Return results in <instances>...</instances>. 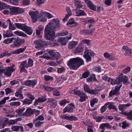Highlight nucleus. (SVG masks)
<instances>
[{"label": "nucleus", "instance_id": "nucleus-31", "mask_svg": "<svg viewBox=\"0 0 132 132\" xmlns=\"http://www.w3.org/2000/svg\"><path fill=\"white\" fill-rule=\"evenodd\" d=\"M44 119V118L43 116H42V115L39 116L37 118L34 119L33 120V123H35L37 121L43 120Z\"/></svg>", "mask_w": 132, "mask_h": 132}, {"label": "nucleus", "instance_id": "nucleus-32", "mask_svg": "<svg viewBox=\"0 0 132 132\" xmlns=\"http://www.w3.org/2000/svg\"><path fill=\"white\" fill-rule=\"evenodd\" d=\"M42 88H43L44 90L49 92H51L54 89V88L52 87L46 86L44 85H42Z\"/></svg>", "mask_w": 132, "mask_h": 132}, {"label": "nucleus", "instance_id": "nucleus-19", "mask_svg": "<svg viewBox=\"0 0 132 132\" xmlns=\"http://www.w3.org/2000/svg\"><path fill=\"white\" fill-rule=\"evenodd\" d=\"M75 2L74 4L76 6V9H78L81 8L82 7V5L81 4V1L79 0H74Z\"/></svg>", "mask_w": 132, "mask_h": 132}, {"label": "nucleus", "instance_id": "nucleus-46", "mask_svg": "<svg viewBox=\"0 0 132 132\" xmlns=\"http://www.w3.org/2000/svg\"><path fill=\"white\" fill-rule=\"evenodd\" d=\"M33 61L31 59H29L28 60V63L27 64V67H28L32 66L33 65Z\"/></svg>", "mask_w": 132, "mask_h": 132}, {"label": "nucleus", "instance_id": "nucleus-5", "mask_svg": "<svg viewBox=\"0 0 132 132\" xmlns=\"http://www.w3.org/2000/svg\"><path fill=\"white\" fill-rule=\"evenodd\" d=\"M25 40L24 39H20L19 38H16L13 37V42L14 44L11 45V47H17L20 46L23 44L24 43Z\"/></svg>", "mask_w": 132, "mask_h": 132}, {"label": "nucleus", "instance_id": "nucleus-49", "mask_svg": "<svg viewBox=\"0 0 132 132\" xmlns=\"http://www.w3.org/2000/svg\"><path fill=\"white\" fill-rule=\"evenodd\" d=\"M65 68L64 67H62L61 68H58L57 70V72L59 73H61L62 72L65 71Z\"/></svg>", "mask_w": 132, "mask_h": 132}, {"label": "nucleus", "instance_id": "nucleus-28", "mask_svg": "<svg viewBox=\"0 0 132 132\" xmlns=\"http://www.w3.org/2000/svg\"><path fill=\"white\" fill-rule=\"evenodd\" d=\"M74 19L71 18L69 20L67 24V25H69L70 27H75L77 26L76 23L74 21Z\"/></svg>", "mask_w": 132, "mask_h": 132}, {"label": "nucleus", "instance_id": "nucleus-25", "mask_svg": "<svg viewBox=\"0 0 132 132\" xmlns=\"http://www.w3.org/2000/svg\"><path fill=\"white\" fill-rule=\"evenodd\" d=\"M22 90L21 88H20L15 93V96L17 97H19L20 99H23L24 97L22 94H21Z\"/></svg>", "mask_w": 132, "mask_h": 132}, {"label": "nucleus", "instance_id": "nucleus-16", "mask_svg": "<svg viewBox=\"0 0 132 132\" xmlns=\"http://www.w3.org/2000/svg\"><path fill=\"white\" fill-rule=\"evenodd\" d=\"M23 31H24L26 33L29 35H31L32 32V28L29 26L25 25Z\"/></svg>", "mask_w": 132, "mask_h": 132}, {"label": "nucleus", "instance_id": "nucleus-41", "mask_svg": "<svg viewBox=\"0 0 132 132\" xmlns=\"http://www.w3.org/2000/svg\"><path fill=\"white\" fill-rule=\"evenodd\" d=\"M131 68L130 67H128L124 69L122 72V73H127L130 71Z\"/></svg>", "mask_w": 132, "mask_h": 132}, {"label": "nucleus", "instance_id": "nucleus-22", "mask_svg": "<svg viewBox=\"0 0 132 132\" xmlns=\"http://www.w3.org/2000/svg\"><path fill=\"white\" fill-rule=\"evenodd\" d=\"M74 108V107H72L69 106H67L63 109V113H64L67 112L69 113L73 112Z\"/></svg>", "mask_w": 132, "mask_h": 132}, {"label": "nucleus", "instance_id": "nucleus-63", "mask_svg": "<svg viewBox=\"0 0 132 132\" xmlns=\"http://www.w3.org/2000/svg\"><path fill=\"white\" fill-rule=\"evenodd\" d=\"M25 109L24 108H23L19 109L16 110V112L20 115L21 114L22 112L24 111Z\"/></svg>", "mask_w": 132, "mask_h": 132}, {"label": "nucleus", "instance_id": "nucleus-17", "mask_svg": "<svg viewBox=\"0 0 132 132\" xmlns=\"http://www.w3.org/2000/svg\"><path fill=\"white\" fill-rule=\"evenodd\" d=\"M34 110L30 108L28 109L23 114V115L27 117H30L33 113Z\"/></svg>", "mask_w": 132, "mask_h": 132}, {"label": "nucleus", "instance_id": "nucleus-33", "mask_svg": "<svg viewBox=\"0 0 132 132\" xmlns=\"http://www.w3.org/2000/svg\"><path fill=\"white\" fill-rule=\"evenodd\" d=\"M70 93H73L75 95H76L79 96L83 93L79 90H77L76 89H74L71 90Z\"/></svg>", "mask_w": 132, "mask_h": 132}, {"label": "nucleus", "instance_id": "nucleus-60", "mask_svg": "<svg viewBox=\"0 0 132 132\" xmlns=\"http://www.w3.org/2000/svg\"><path fill=\"white\" fill-rule=\"evenodd\" d=\"M67 103H68V101L66 100H63L60 101L59 102V104L61 105L62 106L65 105Z\"/></svg>", "mask_w": 132, "mask_h": 132}, {"label": "nucleus", "instance_id": "nucleus-39", "mask_svg": "<svg viewBox=\"0 0 132 132\" xmlns=\"http://www.w3.org/2000/svg\"><path fill=\"white\" fill-rule=\"evenodd\" d=\"M9 97H5L3 100L0 101V108L3 106L2 105L4 104L6 102V100L9 99Z\"/></svg>", "mask_w": 132, "mask_h": 132}, {"label": "nucleus", "instance_id": "nucleus-47", "mask_svg": "<svg viewBox=\"0 0 132 132\" xmlns=\"http://www.w3.org/2000/svg\"><path fill=\"white\" fill-rule=\"evenodd\" d=\"M45 80L47 81L50 80H53V77L48 75H45L44 76Z\"/></svg>", "mask_w": 132, "mask_h": 132}, {"label": "nucleus", "instance_id": "nucleus-35", "mask_svg": "<svg viewBox=\"0 0 132 132\" xmlns=\"http://www.w3.org/2000/svg\"><path fill=\"white\" fill-rule=\"evenodd\" d=\"M13 34L11 33L10 31L7 30L6 32H5L3 34V36L4 37H11Z\"/></svg>", "mask_w": 132, "mask_h": 132}, {"label": "nucleus", "instance_id": "nucleus-29", "mask_svg": "<svg viewBox=\"0 0 132 132\" xmlns=\"http://www.w3.org/2000/svg\"><path fill=\"white\" fill-rule=\"evenodd\" d=\"M120 82H121L120 78V75H119L114 80H113V81L111 83V84L112 85L116 84H119Z\"/></svg>", "mask_w": 132, "mask_h": 132}, {"label": "nucleus", "instance_id": "nucleus-4", "mask_svg": "<svg viewBox=\"0 0 132 132\" xmlns=\"http://www.w3.org/2000/svg\"><path fill=\"white\" fill-rule=\"evenodd\" d=\"M34 44L36 45L35 47L38 49H42L43 47L47 46V43L42 40H36L34 42Z\"/></svg>", "mask_w": 132, "mask_h": 132}, {"label": "nucleus", "instance_id": "nucleus-34", "mask_svg": "<svg viewBox=\"0 0 132 132\" xmlns=\"http://www.w3.org/2000/svg\"><path fill=\"white\" fill-rule=\"evenodd\" d=\"M60 56L61 55L60 53L59 52H56L54 53V54L52 57L54 58V59L57 60Z\"/></svg>", "mask_w": 132, "mask_h": 132}, {"label": "nucleus", "instance_id": "nucleus-58", "mask_svg": "<svg viewBox=\"0 0 132 132\" xmlns=\"http://www.w3.org/2000/svg\"><path fill=\"white\" fill-rule=\"evenodd\" d=\"M91 90L89 89L88 85H86L84 86V90L86 92L89 93Z\"/></svg>", "mask_w": 132, "mask_h": 132}, {"label": "nucleus", "instance_id": "nucleus-13", "mask_svg": "<svg viewBox=\"0 0 132 132\" xmlns=\"http://www.w3.org/2000/svg\"><path fill=\"white\" fill-rule=\"evenodd\" d=\"M131 104L129 103L126 104H120L119 106V108L120 110L121 111L120 112L121 114H123V113L124 112H126V111H124V109H125L126 108L129 106Z\"/></svg>", "mask_w": 132, "mask_h": 132}, {"label": "nucleus", "instance_id": "nucleus-53", "mask_svg": "<svg viewBox=\"0 0 132 132\" xmlns=\"http://www.w3.org/2000/svg\"><path fill=\"white\" fill-rule=\"evenodd\" d=\"M92 77H90L89 78H88L87 79V82H90L91 81L93 80H96L95 75H93L92 76Z\"/></svg>", "mask_w": 132, "mask_h": 132}, {"label": "nucleus", "instance_id": "nucleus-50", "mask_svg": "<svg viewBox=\"0 0 132 132\" xmlns=\"http://www.w3.org/2000/svg\"><path fill=\"white\" fill-rule=\"evenodd\" d=\"M18 119H16L15 120H10L8 121L9 125H13L15 123H16L17 122V121L18 120Z\"/></svg>", "mask_w": 132, "mask_h": 132}, {"label": "nucleus", "instance_id": "nucleus-23", "mask_svg": "<svg viewBox=\"0 0 132 132\" xmlns=\"http://www.w3.org/2000/svg\"><path fill=\"white\" fill-rule=\"evenodd\" d=\"M77 42H70L68 44V48L69 50H71L74 48L78 44Z\"/></svg>", "mask_w": 132, "mask_h": 132}, {"label": "nucleus", "instance_id": "nucleus-12", "mask_svg": "<svg viewBox=\"0 0 132 132\" xmlns=\"http://www.w3.org/2000/svg\"><path fill=\"white\" fill-rule=\"evenodd\" d=\"M95 28L91 29L90 30L84 29L81 31V32L83 34L87 35H92L93 32L95 30Z\"/></svg>", "mask_w": 132, "mask_h": 132}, {"label": "nucleus", "instance_id": "nucleus-40", "mask_svg": "<svg viewBox=\"0 0 132 132\" xmlns=\"http://www.w3.org/2000/svg\"><path fill=\"white\" fill-rule=\"evenodd\" d=\"M13 37L10 38H7L4 40L3 42L5 44H8L12 42H13Z\"/></svg>", "mask_w": 132, "mask_h": 132}, {"label": "nucleus", "instance_id": "nucleus-56", "mask_svg": "<svg viewBox=\"0 0 132 132\" xmlns=\"http://www.w3.org/2000/svg\"><path fill=\"white\" fill-rule=\"evenodd\" d=\"M22 2L23 4L24 5H28L30 3L29 0H22Z\"/></svg>", "mask_w": 132, "mask_h": 132}, {"label": "nucleus", "instance_id": "nucleus-57", "mask_svg": "<svg viewBox=\"0 0 132 132\" xmlns=\"http://www.w3.org/2000/svg\"><path fill=\"white\" fill-rule=\"evenodd\" d=\"M43 123V122H40L39 121H37L35 124V126L36 127H40Z\"/></svg>", "mask_w": 132, "mask_h": 132}, {"label": "nucleus", "instance_id": "nucleus-51", "mask_svg": "<svg viewBox=\"0 0 132 132\" xmlns=\"http://www.w3.org/2000/svg\"><path fill=\"white\" fill-rule=\"evenodd\" d=\"M103 117H100L93 116V119H95L96 120V122H100L101 121Z\"/></svg>", "mask_w": 132, "mask_h": 132}, {"label": "nucleus", "instance_id": "nucleus-21", "mask_svg": "<svg viewBox=\"0 0 132 132\" xmlns=\"http://www.w3.org/2000/svg\"><path fill=\"white\" fill-rule=\"evenodd\" d=\"M11 128L12 130L14 131H18L19 129H20V130L22 131H24L23 127L22 126H12Z\"/></svg>", "mask_w": 132, "mask_h": 132}, {"label": "nucleus", "instance_id": "nucleus-48", "mask_svg": "<svg viewBox=\"0 0 132 132\" xmlns=\"http://www.w3.org/2000/svg\"><path fill=\"white\" fill-rule=\"evenodd\" d=\"M27 62L26 61H24L20 63V64L19 67H26V68H27L28 67H27Z\"/></svg>", "mask_w": 132, "mask_h": 132}, {"label": "nucleus", "instance_id": "nucleus-52", "mask_svg": "<svg viewBox=\"0 0 132 132\" xmlns=\"http://www.w3.org/2000/svg\"><path fill=\"white\" fill-rule=\"evenodd\" d=\"M6 5L0 1V10H3L6 7Z\"/></svg>", "mask_w": 132, "mask_h": 132}, {"label": "nucleus", "instance_id": "nucleus-20", "mask_svg": "<svg viewBox=\"0 0 132 132\" xmlns=\"http://www.w3.org/2000/svg\"><path fill=\"white\" fill-rule=\"evenodd\" d=\"M123 114L127 116V118L128 120L132 121V110L129 112H126L123 113Z\"/></svg>", "mask_w": 132, "mask_h": 132}, {"label": "nucleus", "instance_id": "nucleus-2", "mask_svg": "<svg viewBox=\"0 0 132 132\" xmlns=\"http://www.w3.org/2000/svg\"><path fill=\"white\" fill-rule=\"evenodd\" d=\"M84 64V61L82 59L77 57L70 59L67 64L70 69L76 70Z\"/></svg>", "mask_w": 132, "mask_h": 132}, {"label": "nucleus", "instance_id": "nucleus-45", "mask_svg": "<svg viewBox=\"0 0 132 132\" xmlns=\"http://www.w3.org/2000/svg\"><path fill=\"white\" fill-rule=\"evenodd\" d=\"M21 103L20 102H11L10 104L11 106H18L20 105Z\"/></svg>", "mask_w": 132, "mask_h": 132}, {"label": "nucleus", "instance_id": "nucleus-1", "mask_svg": "<svg viewBox=\"0 0 132 132\" xmlns=\"http://www.w3.org/2000/svg\"><path fill=\"white\" fill-rule=\"evenodd\" d=\"M60 27L59 20L58 19H53L51 20L45 29L44 38L47 40L53 41L56 37V29H59Z\"/></svg>", "mask_w": 132, "mask_h": 132}, {"label": "nucleus", "instance_id": "nucleus-37", "mask_svg": "<svg viewBox=\"0 0 132 132\" xmlns=\"http://www.w3.org/2000/svg\"><path fill=\"white\" fill-rule=\"evenodd\" d=\"M101 127L103 129L106 127L107 128H111V126L108 123H102L100 125Z\"/></svg>", "mask_w": 132, "mask_h": 132}, {"label": "nucleus", "instance_id": "nucleus-15", "mask_svg": "<svg viewBox=\"0 0 132 132\" xmlns=\"http://www.w3.org/2000/svg\"><path fill=\"white\" fill-rule=\"evenodd\" d=\"M120 78L121 82H123L124 84H126L128 83V77L125 76H123L122 73H121L120 75Z\"/></svg>", "mask_w": 132, "mask_h": 132}, {"label": "nucleus", "instance_id": "nucleus-27", "mask_svg": "<svg viewBox=\"0 0 132 132\" xmlns=\"http://www.w3.org/2000/svg\"><path fill=\"white\" fill-rule=\"evenodd\" d=\"M79 96L80 98L79 101L81 102L85 101L86 99L88 98L87 96L83 93H82Z\"/></svg>", "mask_w": 132, "mask_h": 132}, {"label": "nucleus", "instance_id": "nucleus-26", "mask_svg": "<svg viewBox=\"0 0 132 132\" xmlns=\"http://www.w3.org/2000/svg\"><path fill=\"white\" fill-rule=\"evenodd\" d=\"M76 16H81L85 15L86 13L83 11L81 10L76 9Z\"/></svg>", "mask_w": 132, "mask_h": 132}, {"label": "nucleus", "instance_id": "nucleus-7", "mask_svg": "<svg viewBox=\"0 0 132 132\" xmlns=\"http://www.w3.org/2000/svg\"><path fill=\"white\" fill-rule=\"evenodd\" d=\"M38 11L34 12L32 11H30L29 12V14L32 18V21L35 23L37 20L41 17L40 15H39Z\"/></svg>", "mask_w": 132, "mask_h": 132}, {"label": "nucleus", "instance_id": "nucleus-10", "mask_svg": "<svg viewBox=\"0 0 132 132\" xmlns=\"http://www.w3.org/2000/svg\"><path fill=\"white\" fill-rule=\"evenodd\" d=\"M60 118L62 119H64L71 121H75L78 120L77 117L73 116H66L65 115H61Z\"/></svg>", "mask_w": 132, "mask_h": 132}, {"label": "nucleus", "instance_id": "nucleus-54", "mask_svg": "<svg viewBox=\"0 0 132 132\" xmlns=\"http://www.w3.org/2000/svg\"><path fill=\"white\" fill-rule=\"evenodd\" d=\"M19 68L20 72L22 73L23 72H24L26 73H27V71L25 69L26 67H19Z\"/></svg>", "mask_w": 132, "mask_h": 132}, {"label": "nucleus", "instance_id": "nucleus-30", "mask_svg": "<svg viewBox=\"0 0 132 132\" xmlns=\"http://www.w3.org/2000/svg\"><path fill=\"white\" fill-rule=\"evenodd\" d=\"M14 24L15 25V27L18 29H21L23 30L24 27L26 25L25 24H22L19 23H15Z\"/></svg>", "mask_w": 132, "mask_h": 132}, {"label": "nucleus", "instance_id": "nucleus-18", "mask_svg": "<svg viewBox=\"0 0 132 132\" xmlns=\"http://www.w3.org/2000/svg\"><path fill=\"white\" fill-rule=\"evenodd\" d=\"M83 50V46L81 44H79L77 46V48L74 51V53L77 54L82 52Z\"/></svg>", "mask_w": 132, "mask_h": 132}, {"label": "nucleus", "instance_id": "nucleus-61", "mask_svg": "<svg viewBox=\"0 0 132 132\" xmlns=\"http://www.w3.org/2000/svg\"><path fill=\"white\" fill-rule=\"evenodd\" d=\"M1 54L2 55L3 57L4 56H9L12 54L11 53H8L6 51H5L4 52L1 53Z\"/></svg>", "mask_w": 132, "mask_h": 132}, {"label": "nucleus", "instance_id": "nucleus-24", "mask_svg": "<svg viewBox=\"0 0 132 132\" xmlns=\"http://www.w3.org/2000/svg\"><path fill=\"white\" fill-rule=\"evenodd\" d=\"M26 48V46H25L23 48H20L19 49L13 51L12 53L13 54H18L22 53L25 51Z\"/></svg>", "mask_w": 132, "mask_h": 132}, {"label": "nucleus", "instance_id": "nucleus-59", "mask_svg": "<svg viewBox=\"0 0 132 132\" xmlns=\"http://www.w3.org/2000/svg\"><path fill=\"white\" fill-rule=\"evenodd\" d=\"M9 30H14L16 28L14 26V24L13 23L9 24Z\"/></svg>", "mask_w": 132, "mask_h": 132}, {"label": "nucleus", "instance_id": "nucleus-62", "mask_svg": "<svg viewBox=\"0 0 132 132\" xmlns=\"http://www.w3.org/2000/svg\"><path fill=\"white\" fill-rule=\"evenodd\" d=\"M94 70L95 71L100 72L101 71V68L100 67H96L94 68Z\"/></svg>", "mask_w": 132, "mask_h": 132}, {"label": "nucleus", "instance_id": "nucleus-9", "mask_svg": "<svg viewBox=\"0 0 132 132\" xmlns=\"http://www.w3.org/2000/svg\"><path fill=\"white\" fill-rule=\"evenodd\" d=\"M122 86V85H121L118 86H116L115 87V88L114 90H112L110 92L109 94V96H112V95H119L120 93L118 92L119 91V89Z\"/></svg>", "mask_w": 132, "mask_h": 132}, {"label": "nucleus", "instance_id": "nucleus-3", "mask_svg": "<svg viewBox=\"0 0 132 132\" xmlns=\"http://www.w3.org/2000/svg\"><path fill=\"white\" fill-rule=\"evenodd\" d=\"M9 11L11 15H17L22 13L24 12V9L14 6L10 7Z\"/></svg>", "mask_w": 132, "mask_h": 132}, {"label": "nucleus", "instance_id": "nucleus-43", "mask_svg": "<svg viewBox=\"0 0 132 132\" xmlns=\"http://www.w3.org/2000/svg\"><path fill=\"white\" fill-rule=\"evenodd\" d=\"M15 33L17 35H18L25 37L27 36L26 34H24L22 32H19L18 31H16L15 32Z\"/></svg>", "mask_w": 132, "mask_h": 132}, {"label": "nucleus", "instance_id": "nucleus-42", "mask_svg": "<svg viewBox=\"0 0 132 132\" xmlns=\"http://www.w3.org/2000/svg\"><path fill=\"white\" fill-rule=\"evenodd\" d=\"M125 54L126 55H129L132 56V50L131 49L128 48L125 52Z\"/></svg>", "mask_w": 132, "mask_h": 132}, {"label": "nucleus", "instance_id": "nucleus-8", "mask_svg": "<svg viewBox=\"0 0 132 132\" xmlns=\"http://www.w3.org/2000/svg\"><path fill=\"white\" fill-rule=\"evenodd\" d=\"M37 81L36 80H28L26 81L22 82V84L23 85L29 86H34L37 84Z\"/></svg>", "mask_w": 132, "mask_h": 132}, {"label": "nucleus", "instance_id": "nucleus-64", "mask_svg": "<svg viewBox=\"0 0 132 132\" xmlns=\"http://www.w3.org/2000/svg\"><path fill=\"white\" fill-rule=\"evenodd\" d=\"M68 31L67 30L65 31H62L59 34V35L61 36H64L68 34Z\"/></svg>", "mask_w": 132, "mask_h": 132}, {"label": "nucleus", "instance_id": "nucleus-6", "mask_svg": "<svg viewBox=\"0 0 132 132\" xmlns=\"http://www.w3.org/2000/svg\"><path fill=\"white\" fill-rule=\"evenodd\" d=\"M95 53L91 50H86L84 53V56L87 62H90L91 60V58L94 55Z\"/></svg>", "mask_w": 132, "mask_h": 132}, {"label": "nucleus", "instance_id": "nucleus-44", "mask_svg": "<svg viewBox=\"0 0 132 132\" xmlns=\"http://www.w3.org/2000/svg\"><path fill=\"white\" fill-rule=\"evenodd\" d=\"M98 100L96 98H93L90 101V105L92 107L94 104L97 102Z\"/></svg>", "mask_w": 132, "mask_h": 132}, {"label": "nucleus", "instance_id": "nucleus-36", "mask_svg": "<svg viewBox=\"0 0 132 132\" xmlns=\"http://www.w3.org/2000/svg\"><path fill=\"white\" fill-rule=\"evenodd\" d=\"M87 6L92 10L94 11H96V6L94 5L91 2H90L89 3L87 4Z\"/></svg>", "mask_w": 132, "mask_h": 132}, {"label": "nucleus", "instance_id": "nucleus-38", "mask_svg": "<svg viewBox=\"0 0 132 132\" xmlns=\"http://www.w3.org/2000/svg\"><path fill=\"white\" fill-rule=\"evenodd\" d=\"M23 105H29L32 103V100H30L29 99L26 98L22 101Z\"/></svg>", "mask_w": 132, "mask_h": 132}, {"label": "nucleus", "instance_id": "nucleus-11", "mask_svg": "<svg viewBox=\"0 0 132 132\" xmlns=\"http://www.w3.org/2000/svg\"><path fill=\"white\" fill-rule=\"evenodd\" d=\"M72 37V35H70L69 37H62L59 39L57 41L58 42L61 44L62 45H66L67 40L70 39Z\"/></svg>", "mask_w": 132, "mask_h": 132}, {"label": "nucleus", "instance_id": "nucleus-14", "mask_svg": "<svg viewBox=\"0 0 132 132\" xmlns=\"http://www.w3.org/2000/svg\"><path fill=\"white\" fill-rule=\"evenodd\" d=\"M46 100L47 98H46V96L38 97L37 99L35 100L34 105L35 106L36 105L39 103L44 102Z\"/></svg>", "mask_w": 132, "mask_h": 132}, {"label": "nucleus", "instance_id": "nucleus-55", "mask_svg": "<svg viewBox=\"0 0 132 132\" xmlns=\"http://www.w3.org/2000/svg\"><path fill=\"white\" fill-rule=\"evenodd\" d=\"M122 127L123 129H125L126 127L129 126L128 124L127 123L126 121L122 122Z\"/></svg>", "mask_w": 132, "mask_h": 132}]
</instances>
